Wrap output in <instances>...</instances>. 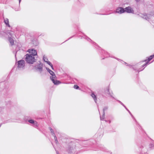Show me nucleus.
<instances>
[{
  "label": "nucleus",
  "instance_id": "nucleus-1",
  "mask_svg": "<svg viewBox=\"0 0 154 154\" xmlns=\"http://www.w3.org/2000/svg\"><path fill=\"white\" fill-rule=\"evenodd\" d=\"M46 68L47 71L52 75V76L50 77V78L53 83L55 85H58L60 84L61 82L60 81L57 80H55L54 79L56 77L54 73L48 68L46 67Z\"/></svg>",
  "mask_w": 154,
  "mask_h": 154
},
{
  "label": "nucleus",
  "instance_id": "nucleus-2",
  "mask_svg": "<svg viewBox=\"0 0 154 154\" xmlns=\"http://www.w3.org/2000/svg\"><path fill=\"white\" fill-rule=\"evenodd\" d=\"M76 145L74 143L72 142L69 144L67 152L70 154H74L76 151Z\"/></svg>",
  "mask_w": 154,
  "mask_h": 154
},
{
  "label": "nucleus",
  "instance_id": "nucleus-3",
  "mask_svg": "<svg viewBox=\"0 0 154 154\" xmlns=\"http://www.w3.org/2000/svg\"><path fill=\"white\" fill-rule=\"evenodd\" d=\"M25 60L26 62L28 63L33 64L35 62H36V60L35 59V57L29 54H27L25 55Z\"/></svg>",
  "mask_w": 154,
  "mask_h": 154
},
{
  "label": "nucleus",
  "instance_id": "nucleus-4",
  "mask_svg": "<svg viewBox=\"0 0 154 154\" xmlns=\"http://www.w3.org/2000/svg\"><path fill=\"white\" fill-rule=\"evenodd\" d=\"M139 150L140 151V154H148L147 153V149L143 143L139 146Z\"/></svg>",
  "mask_w": 154,
  "mask_h": 154
},
{
  "label": "nucleus",
  "instance_id": "nucleus-5",
  "mask_svg": "<svg viewBox=\"0 0 154 154\" xmlns=\"http://www.w3.org/2000/svg\"><path fill=\"white\" fill-rule=\"evenodd\" d=\"M27 52H29V54L31 55L34 56L37 55V51L34 49L33 48L30 49L28 50Z\"/></svg>",
  "mask_w": 154,
  "mask_h": 154
},
{
  "label": "nucleus",
  "instance_id": "nucleus-6",
  "mask_svg": "<svg viewBox=\"0 0 154 154\" xmlns=\"http://www.w3.org/2000/svg\"><path fill=\"white\" fill-rule=\"evenodd\" d=\"M17 67L19 68L24 69L25 66V61L23 60H20L18 62Z\"/></svg>",
  "mask_w": 154,
  "mask_h": 154
},
{
  "label": "nucleus",
  "instance_id": "nucleus-7",
  "mask_svg": "<svg viewBox=\"0 0 154 154\" xmlns=\"http://www.w3.org/2000/svg\"><path fill=\"white\" fill-rule=\"evenodd\" d=\"M39 63L38 64L37 67H36V69H38V71L41 73L42 71L43 65L42 63L40 61H39Z\"/></svg>",
  "mask_w": 154,
  "mask_h": 154
},
{
  "label": "nucleus",
  "instance_id": "nucleus-8",
  "mask_svg": "<svg viewBox=\"0 0 154 154\" xmlns=\"http://www.w3.org/2000/svg\"><path fill=\"white\" fill-rule=\"evenodd\" d=\"M140 16L143 19H147L149 18L151 15L150 14H146V13L143 14H140Z\"/></svg>",
  "mask_w": 154,
  "mask_h": 154
},
{
  "label": "nucleus",
  "instance_id": "nucleus-9",
  "mask_svg": "<svg viewBox=\"0 0 154 154\" xmlns=\"http://www.w3.org/2000/svg\"><path fill=\"white\" fill-rule=\"evenodd\" d=\"M116 12L118 13L122 14L125 12V9L122 7H119L116 9Z\"/></svg>",
  "mask_w": 154,
  "mask_h": 154
},
{
  "label": "nucleus",
  "instance_id": "nucleus-10",
  "mask_svg": "<svg viewBox=\"0 0 154 154\" xmlns=\"http://www.w3.org/2000/svg\"><path fill=\"white\" fill-rule=\"evenodd\" d=\"M117 101L122 106H123L125 108V109H126L128 111V112L130 114V115L135 120L136 122H137L136 120L135 119L134 117L133 116L131 112L129 111V110L126 108V106L123 104V103H122L121 101L119 100H117Z\"/></svg>",
  "mask_w": 154,
  "mask_h": 154
},
{
  "label": "nucleus",
  "instance_id": "nucleus-11",
  "mask_svg": "<svg viewBox=\"0 0 154 154\" xmlns=\"http://www.w3.org/2000/svg\"><path fill=\"white\" fill-rule=\"evenodd\" d=\"M125 9V12L127 13H133L134 12L133 9L130 6H128L124 8Z\"/></svg>",
  "mask_w": 154,
  "mask_h": 154
},
{
  "label": "nucleus",
  "instance_id": "nucleus-12",
  "mask_svg": "<svg viewBox=\"0 0 154 154\" xmlns=\"http://www.w3.org/2000/svg\"><path fill=\"white\" fill-rule=\"evenodd\" d=\"M154 57V55H152L150 56L148 58V61L144 64L142 65L141 66L142 67H146L147 66V64L148 63L149 61H150Z\"/></svg>",
  "mask_w": 154,
  "mask_h": 154
},
{
  "label": "nucleus",
  "instance_id": "nucleus-13",
  "mask_svg": "<svg viewBox=\"0 0 154 154\" xmlns=\"http://www.w3.org/2000/svg\"><path fill=\"white\" fill-rule=\"evenodd\" d=\"M105 92L106 94H109L111 97L113 98H114L112 95L113 94V93L112 92V93H111L110 92L109 87L106 88V89L105 90Z\"/></svg>",
  "mask_w": 154,
  "mask_h": 154
},
{
  "label": "nucleus",
  "instance_id": "nucleus-14",
  "mask_svg": "<svg viewBox=\"0 0 154 154\" xmlns=\"http://www.w3.org/2000/svg\"><path fill=\"white\" fill-rule=\"evenodd\" d=\"M28 122L30 123L33 124V125L35 126H37L38 125V123L37 122L34 121L33 119H29L28 120Z\"/></svg>",
  "mask_w": 154,
  "mask_h": 154
},
{
  "label": "nucleus",
  "instance_id": "nucleus-15",
  "mask_svg": "<svg viewBox=\"0 0 154 154\" xmlns=\"http://www.w3.org/2000/svg\"><path fill=\"white\" fill-rule=\"evenodd\" d=\"M8 39L11 44V46H12L14 45V39L10 37H8Z\"/></svg>",
  "mask_w": 154,
  "mask_h": 154
},
{
  "label": "nucleus",
  "instance_id": "nucleus-16",
  "mask_svg": "<svg viewBox=\"0 0 154 154\" xmlns=\"http://www.w3.org/2000/svg\"><path fill=\"white\" fill-rule=\"evenodd\" d=\"M21 1V0H19V5L17 7L15 8V7H13V8L16 11H19L20 10V4Z\"/></svg>",
  "mask_w": 154,
  "mask_h": 154
},
{
  "label": "nucleus",
  "instance_id": "nucleus-17",
  "mask_svg": "<svg viewBox=\"0 0 154 154\" xmlns=\"http://www.w3.org/2000/svg\"><path fill=\"white\" fill-rule=\"evenodd\" d=\"M91 95L92 97L94 99L95 102L96 103L97 100V97L94 94V92L92 93Z\"/></svg>",
  "mask_w": 154,
  "mask_h": 154
},
{
  "label": "nucleus",
  "instance_id": "nucleus-18",
  "mask_svg": "<svg viewBox=\"0 0 154 154\" xmlns=\"http://www.w3.org/2000/svg\"><path fill=\"white\" fill-rule=\"evenodd\" d=\"M43 59L44 61L45 62H46L49 65H50L51 66L52 69L53 70H54V69L53 65L51 63L50 61H48L45 60V59L44 57H43Z\"/></svg>",
  "mask_w": 154,
  "mask_h": 154
},
{
  "label": "nucleus",
  "instance_id": "nucleus-19",
  "mask_svg": "<svg viewBox=\"0 0 154 154\" xmlns=\"http://www.w3.org/2000/svg\"><path fill=\"white\" fill-rule=\"evenodd\" d=\"M9 20H4V22L7 26L10 27L11 26L9 24Z\"/></svg>",
  "mask_w": 154,
  "mask_h": 154
},
{
  "label": "nucleus",
  "instance_id": "nucleus-20",
  "mask_svg": "<svg viewBox=\"0 0 154 154\" xmlns=\"http://www.w3.org/2000/svg\"><path fill=\"white\" fill-rule=\"evenodd\" d=\"M108 109V106H105L103 109V116H104L105 115V111L107 110Z\"/></svg>",
  "mask_w": 154,
  "mask_h": 154
},
{
  "label": "nucleus",
  "instance_id": "nucleus-21",
  "mask_svg": "<svg viewBox=\"0 0 154 154\" xmlns=\"http://www.w3.org/2000/svg\"><path fill=\"white\" fill-rule=\"evenodd\" d=\"M8 0H0V3L6 4Z\"/></svg>",
  "mask_w": 154,
  "mask_h": 154
},
{
  "label": "nucleus",
  "instance_id": "nucleus-22",
  "mask_svg": "<svg viewBox=\"0 0 154 154\" xmlns=\"http://www.w3.org/2000/svg\"><path fill=\"white\" fill-rule=\"evenodd\" d=\"M149 22L154 26V20H148Z\"/></svg>",
  "mask_w": 154,
  "mask_h": 154
},
{
  "label": "nucleus",
  "instance_id": "nucleus-23",
  "mask_svg": "<svg viewBox=\"0 0 154 154\" xmlns=\"http://www.w3.org/2000/svg\"><path fill=\"white\" fill-rule=\"evenodd\" d=\"M49 129H50L52 134V135L53 136H54V133L53 131V129H52L51 127H49Z\"/></svg>",
  "mask_w": 154,
  "mask_h": 154
},
{
  "label": "nucleus",
  "instance_id": "nucleus-24",
  "mask_svg": "<svg viewBox=\"0 0 154 154\" xmlns=\"http://www.w3.org/2000/svg\"><path fill=\"white\" fill-rule=\"evenodd\" d=\"M54 137V140H55V143H57L58 141V140H57V137H56V136L55 135V134L53 136Z\"/></svg>",
  "mask_w": 154,
  "mask_h": 154
},
{
  "label": "nucleus",
  "instance_id": "nucleus-25",
  "mask_svg": "<svg viewBox=\"0 0 154 154\" xmlns=\"http://www.w3.org/2000/svg\"><path fill=\"white\" fill-rule=\"evenodd\" d=\"M149 147L150 148H152L154 147V143H151L149 145Z\"/></svg>",
  "mask_w": 154,
  "mask_h": 154
},
{
  "label": "nucleus",
  "instance_id": "nucleus-26",
  "mask_svg": "<svg viewBox=\"0 0 154 154\" xmlns=\"http://www.w3.org/2000/svg\"><path fill=\"white\" fill-rule=\"evenodd\" d=\"M16 31H17L20 32H21V30L20 29V28L19 27H17L16 28Z\"/></svg>",
  "mask_w": 154,
  "mask_h": 154
},
{
  "label": "nucleus",
  "instance_id": "nucleus-27",
  "mask_svg": "<svg viewBox=\"0 0 154 154\" xmlns=\"http://www.w3.org/2000/svg\"><path fill=\"white\" fill-rule=\"evenodd\" d=\"M74 88L76 89H79V87L77 85H75L74 86Z\"/></svg>",
  "mask_w": 154,
  "mask_h": 154
},
{
  "label": "nucleus",
  "instance_id": "nucleus-28",
  "mask_svg": "<svg viewBox=\"0 0 154 154\" xmlns=\"http://www.w3.org/2000/svg\"><path fill=\"white\" fill-rule=\"evenodd\" d=\"M101 149L103 151L107 152V149H106L105 148H104L103 147H102Z\"/></svg>",
  "mask_w": 154,
  "mask_h": 154
},
{
  "label": "nucleus",
  "instance_id": "nucleus-29",
  "mask_svg": "<svg viewBox=\"0 0 154 154\" xmlns=\"http://www.w3.org/2000/svg\"><path fill=\"white\" fill-rule=\"evenodd\" d=\"M104 116H103V115H102V116H100V119L101 120H103L104 119Z\"/></svg>",
  "mask_w": 154,
  "mask_h": 154
},
{
  "label": "nucleus",
  "instance_id": "nucleus-30",
  "mask_svg": "<svg viewBox=\"0 0 154 154\" xmlns=\"http://www.w3.org/2000/svg\"><path fill=\"white\" fill-rule=\"evenodd\" d=\"M144 69V68L143 69H141L140 68H139V69H137V71L138 72H140L141 71H142L143 69Z\"/></svg>",
  "mask_w": 154,
  "mask_h": 154
},
{
  "label": "nucleus",
  "instance_id": "nucleus-31",
  "mask_svg": "<svg viewBox=\"0 0 154 154\" xmlns=\"http://www.w3.org/2000/svg\"><path fill=\"white\" fill-rule=\"evenodd\" d=\"M7 33L8 34H9V35H10L11 36L13 35L12 34V33L11 32H8Z\"/></svg>",
  "mask_w": 154,
  "mask_h": 154
},
{
  "label": "nucleus",
  "instance_id": "nucleus-32",
  "mask_svg": "<svg viewBox=\"0 0 154 154\" xmlns=\"http://www.w3.org/2000/svg\"><path fill=\"white\" fill-rule=\"evenodd\" d=\"M86 39L87 40H88H88H89L90 41H92L88 37H87Z\"/></svg>",
  "mask_w": 154,
  "mask_h": 154
},
{
  "label": "nucleus",
  "instance_id": "nucleus-33",
  "mask_svg": "<svg viewBox=\"0 0 154 154\" xmlns=\"http://www.w3.org/2000/svg\"><path fill=\"white\" fill-rule=\"evenodd\" d=\"M124 63H125L126 65H127V66H131V65H128L127 64V63H126V62H124Z\"/></svg>",
  "mask_w": 154,
  "mask_h": 154
},
{
  "label": "nucleus",
  "instance_id": "nucleus-34",
  "mask_svg": "<svg viewBox=\"0 0 154 154\" xmlns=\"http://www.w3.org/2000/svg\"><path fill=\"white\" fill-rule=\"evenodd\" d=\"M135 1H136V2H138L140 1V0H135Z\"/></svg>",
  "mask_w": 154,
  "mask_h": 154
},
{
  "label": "nucleus",
  "instance_id": "nucleus-35",
  "mask_svg": "<svg viewBox=\"0 0 154 154\" xmlns=\"http://www.w3.org/2000/svg\"><path fill=\"white\" fill-rule=\"evenodd\" d=\"M44 57H45V60H46V61H47V60H48V59H47V58L45 57H44Z\"/></svg>",
  "mask_w": 154,
  "mask_h": 154
},
{
  "label": "nucleus",
  "instance_id": "nucleus-36",
  "mask_svg": "<svg viewBox=\"0 0 154 154\" xmlns=\"http://www.w3.org/2000/svg\"><path fill=\"white\" fill-rule=\"evenodd\" d=\"M11 31L14 32V30H12V28H11V30H10Z\"/></svg>",
  "mask_w": 154,
  "mask_h": 154
},
{
  "label": "nucleus",
  "instance_id": "nucleus-37",
  "mask_svg": "<svg viewBox=\"0 0 154 154\" xmlns=\"http://www.w3.org/2000/svg\"><path fill=\"white\" fill-rule=\"evenodd\" d=\"M104 53H105H105H106V54H107L109 56V54H108V53H107V52H106V53H105V52H104Z\"/></svg>",
  "mask_w": 154,
  "mask_h": 154
},
{
  "label": "nucleus",
  "instance_id": "nucleus-38",
  "mask_svg": "<svg viewBox=\"0 0 154 154\" xmlns=\"http://www.w3.org/2000/svg\"><path fill=\"white\" fill-rule=\"evenodd\" d=\"M147 60H145L143 61H142V62H146V61H147Z\"/></svg>",
  "mask_w": 154,
  "mask_h": 154
},
{
  "label": "nucleus",
  "instance_id": "nucleus-39",
  "mask_svg": "<svg viewBox=\"0 0 154 154\" xmlns=\"http://www.w3.org/2000/svg\"><path fill=\"white\" fill-rule=\"evenodd\" d=\"M115 59H117V60H120L118 58H115Z\"/></svg>",
  "mask_w": 154,
  "mask_h": 154
},
{
  "label": "nucleus",
  "instance_id": "nucleus-40",
  "mask_svg": "<svg viewBox=\"0 0 154 154\" xmlns=\"http://www.w3.org/2000/svg\"><path fill=\"white\" fill-rule=\"evenodd\" d=\"M57 152V154H59V152H57H57Z\"/></svg>",
  "mask_w": 154,
  "mask_h": 154
},
{
  "label": "nucleus",
  "instance_id": "nucleus-41",
  "mask_svg": "<svg viewBox=\"0 0 154 154\" xmlns=\"http://www.w3.org/2000/svg\"><path fill=\"white\" fill-rule=\"evenodd\" d=\"M38 43H37L36 44V45H35V46H36L37 45H38Z\"/></svg>",
  "mask_w": 154,
  "mask_h": 154
},
{
  "label": "nucleus",
  "instance_id": "nucleus-42",
  "mask_svg": "<svg viewBox=\"0 0 154 154\" xmlns=\"http://www.w3.org/2000/svg\"><path fill=\"white\" fill-rule=\"evenodd\" d=\"M73 37V36H72V37H70V38H69V39H70V38H72V37Z\"/></svg>",
  "mask_w": 154,
  "mask_h": 154
},
{
  "label": "nucleus",
  "instance_id": "nucleus-43",
  "mask_svg": "<svg viewBox=\"0 0 154 154\" xmlns=\"http://www.w3.org/2000/svg\"><path fill=\"white\" fill-rule=\"evenodd\" d=\"M133 69L134 70H136V69H134V68H133Z\"/></svg>",
  "mask_w": 154,
  "mask_h": 154
},
{
  "label": "nucleus",
  "instance_id": "nucleus-44",
  "mask_svg": "<svg viewBox=\"0 0 154 154\" xmlns=\"http://www.w3.org/2000/svg\"><path fill=\"white\" fill-rule=\"evenodd\" d=\"M3 17V19H4V17Z\"/></svg>",
  "mask_w": 154,
  "mask_h": 154
},
{
  "label": "nucleus",
  "instance_id": "nucleus-45",
  "mask_svg": "<svg viewBox=\"0 0 154 154\" xmlns=\"http://www.w3.org/2000/svg\"><path fill=\"white\" fill-rule=\"evenodd\" d=\"M2 124L0 125V127L1 126Z\"/></svg>",
  "mask_w": 154,
  "mask_h": 154
},
{
  "label": "nucleus",
  "instance_id": "nucleus-46",
  "mask_svg": "<svg viewBox=\"0 0 154 154\" xmlns=\"http://www.w3.org/2000/svg\"><path fill=\"white\" fill-rule=\"evenodd\" d=\"M26 117L25 118V119H26Z\"/></svg>",
  "mask_w": 154,
  "mask_h": 154
},
{
  "label": "nucleus",
  "instance_id": "nucleus-47",
  "mask_svg": "<svg viewBox=\"0 0 154 154\" xmlns=\"http://www.w3.org/2000/svg\"><path fill=\"white\" fill-rule=\"evenodd\" d=\"M98 110H99V109H98ZM99 114H100V112H99Z\"/></svg>",
  "mask_w": 154,
  "mask_h": 154
},
{
  "label": "nucleus",
  "instance_id": "nucleus-48",
  "mask_svg": "<svg viewBox=\"0 0 154 154\" xmlns=\"http://www.w3.org/2000/svg\"><path fill=\"white\" fill-rule=\"evenodd\" d=\"M15 57H16V54H15Z\"/></svg>",
  "mask_w": 154,
  "mask_h": 154
},
{
  "label": "nucleus",
  "instance_id": "nucleus-49",
  "mask_svg": "<svg viewBox=\"0 0 154 154\" xmlns=\"http://www.w3.org/2000/svg\"><path fill=\"white\" fill-rule=\"evenodd\" d=\"M94 43L95 44H96V43H94Z\"/></svg>",
  "mask_w": 154,
  "mask_h": 154
},
{
  "label": "nucleus",
  "instance_id": "nucleus-50",
  "mask_svg": "<svg viewBox=\"0 0 154 154\" xmlns=\"http://www.w3.org/2000/svg\"><path fill=\"white\" fill-rule=\"evenodd\" d=\"M110 123V121H109V123Z\"/></svg>",
  "mask_w": 154,
  "mask_h": 154
},
{
  "label": "nucleus",
  "instance_id": "nucleus-51",
  "mask_svg": "<svg viewBox=\"0 0 154 154\" xmlns=\"http://www.w3.org/2000/svg\"><path fill=\"white\" fill-rule=\"evenodd\" d=\"M104 59V58H103L102 59Z\"/></svg>",
  "mask_w": 154,
  "mask_h": 154
},
{
  "label": "nucleus",
  "instance_id": "nucleus-52",
  "mask_svg": "<svg viewBox=\"0 0 154 154\" xmlns=\"http://www.w3.org/2000/svg\"><path fill=\"white\" fill-rule=\"evenodd\" d=\"M2 16H3V14H2Z\"/></svg>",
  "mask_w": 154,
  "mask_h": 154
},
{
  "label": "nucleus",
  "instance_id": "nucleus-53",
  "mask_svg": "<svg viewBox=\"0 0 154 154\" xmlns=\"http://www.w3.org/2000/svg\"><path fill=\"white\" fill-rule=\"evenodd\" d=\"M105 121L106 122H107V121H106V120H105Z\"/></svg>",
  "mask_w": 154,
  "mask_h": 154
}]
</instances>
